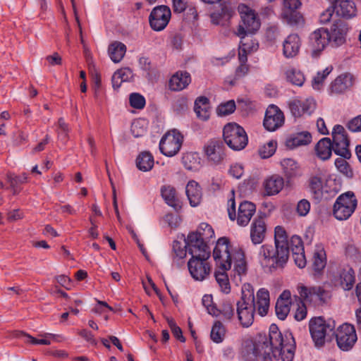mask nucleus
<instances>
[{
	"instance_id": "nucleus-32",
	"label": "nucleus",
	"mask_w": 361,
	"mask_h": 361,
	"mask_svg": "<svg viewBox=\"0 0 361 361\" xmlns=\"http://www.w3.org/2000/svg\"><path fill=\"white\" fill-rule=\"evenodd\" d=\"M312 135L307 131L296 133L286 140V145L289 149H293L299 146L307 145L311 142Z\"/></svg>"
},
{
	"instance_id": "nucleus-62",
	"label": "nucleus",
	"mask_w": 361,
	"mask_h": 361,
	"mask_svg": "<svg viewBox=\"0 0 361 361\" xmlns=\"http://www.w3.org/2000/svg\"><path fill=\"white\" fill-rule=\"evenodd\" d=\"M300 302L295 312L294 317L297 321H302L306 317L307 308L304 302L299 299Z\"/></svg>"
},
{
	"instance_id": "nucleus-46",
	"label": "nucleus",
	"mask_w": 361,
	"mask_h": 361,
	"mask_svg": "<svg viewBox=\"0 0 361 361\" xmlns=\"http://www.w3.org/2000/svg\"><path fill=\"white\" fill-rule=\"evenodd\" d=\"M130 130L135 137L143 136L147 131L146 121L142 118L134 121L132 123Z\"/></svg>"
},
{
	"instance_id": "nucleus-30",
	"label": "nucleus",
	"mask_w": 361,
	"mask_h": 361,
	"mask_svg": "<svg viewBox=\"0 0 361 361\" xmlns=\"http://www.w3.org/2000/svg\"><path fill=\"white\" fill-rule=\"evenodd\" d=\"M185 192L192 207H197L200 204L202 199V191L200 186L196 181L190 180L188 183Z\"/></svg>"
},
{
	"instance_id": "nucleus-50",
	"label": "nucleus",
	"mask_w": 361,
	"mask_h": 361,
	"mask_svg": "<svg viewBox=\"0 0 361 361\" xmlns=\"http://www.w3.org/2000/svg\"><path fill=\"white\" fill-rule=\"evenodd\" d=\"M276 142L270 140L259 149V154L262 159H267L271 157L276 152Z\"/></svg>"
},
{
	"instance_id": "nucleus-23",
	"label": "nucleus",
	"mask_w": 361,
	"mask_h": 361,
	"mask_svg": "<svg viewBox=\"0 0 361 361\" xmlns=\"http://www.w3.org/2000/svg\"><path fill=\"white\" fill-rule=\"evenodd\" d=\"M239 37H240V42L239 46L238 59L244 63L247 61V54L258 49V43L253 39L252 35L248 32H246V34H242Z\"/></svg>"
},
{
	"instance_id": "nucleus-12",
	"label": "nucleus",
	"mask_w": 361,
	"mask_h": 361,
	"mask_svg": "<svg viewBox=\"0 0 361 361\" xmlns=\"http://www.w3.org/2000/svg\"><path fill=\"white\" fill-rule=\"evenodd\" d=\"M357 337L353 325L343 324L337 329L336 340L338 347L343 351H348L353 348Z\"/></svg>"
},
{
	"instance_id": "nucleus-44",
	"label": "nucleus",
	"mask_w": 361,
	"mask_h": 361,
	"mask_svg": "<svg viewBox=\"0 0 361 361\" xmlns=\"http://www.w3.org/2000/svg\"><path fill=\"white\" fill-rule=\"evenodd\" d=\"M225 334L226 329L223 324L219 321L215 322L210 334L211 339L216 343H221L224 338Z\"/></svg>"
},
{
	"instance_id": "nucleus-4",
	"label": "nucleus",
	"mask_w": 361,
	"mask_h": 361,
	"mask_svg": "<svg viewBox=\"0 0 361 361\" xmlns=\"http://www.w3.org/2000/svg\"><path fill=\"white\" fill-rule=\"evenodd\" d=\"M269 344L274 347V357L281 361H293L295 355V342L291 333L284 335L279 331L278 326L273 324L269 327Z\"/></svg>"
},
{
	"instance_id": "nucleus-51",
	"label": "nucleus",
	"mask_w": 361,
	"mask_h": 361,
	"mask_svg": "<svg viewBox=\"0 0 361 361\" xmlns=\"http://www.w3.org/2000/svg\"><path fill=\"white\" fill-rule=\"evenodd\" d=\"M219 315L221 314L224 319L230 321L233 317L235 314V309L231 304L228 300H224L221 305L220 309H219Z\"/></svg>"
},
{
	"instance_id": "nucleus-21",
	"label": "nucleus",
	"mask_w": 361,
	"mask_h": 361,
	"mask_svg": "<svg viewBox=\"0 0 361 361\" xmlns=\"http://www.w3.org/2000/svg\"><path fill=\"white\" fill-rule=\"evenodd\" d=\"M284 123L283 112L275 105H269L264 119V126L269 131H274Z\"/></svg>"
},
{
	"instance_id": "nucleus-28",
	"label": "nucleus",
	"mask_w": 361,
	"mask_h": 361,
	"mask_svg": "<svg viewBox=\"0 0 361 361\" xmlns=\"http://www.w3.org/2000/svg\"><path fill=\"white\" fill-rule=\"evenodd\" d=\"M283 178L279 175H273L266 178L263 182V187L266 195H277L283 188Z\"/></svg>"
},
{
	"instance_id": "nucleus-1",
	"label": "nucleus",
	"mask_w": 361,
	"mask_h": 361,
	"mask_svg": "<svg viewBox=\"0 0 361 361\" xmlns=\"http://www.w3.org/2000/svg\"><path fill=\"white\" fill-rule=\"evenodd\" d=\"M257 301L254 295V289L250 283H245L242 287V296L236 303V313L240 324L243 327H249L254 322L255 310L259 314L265 316L269 307V293L262 288L256 295Z\"/></svg>"
},
{
	"instance_id": "nucleus-34",
	"label": "nucleus",
	"mask_w": 361,
	"mask_h": 361,
	"mask_svg": "<svg viewBox=\"0 0 361 361\" xmlns=\"http://www.w3.org/2000/svg\"><path fill=\"white\" fill-rule=\"evenodd\" d=\"M353 85V76L345 73L338 76L331 83V88L335 93H342Z\"/></svg>"
},
{
	"instance_id": "nucleus-55",
	"label": "nucleus",
	"mask_w": 361,
	"mask_h": 361,
	"mask_svg": "<svg viewBox=\"0 0 361 361\" xmlns=\"http://www.w3.org/2000/svg\"><path fill=\"white\" fill-rule=\"evenodd\" d=\"M235 109V104L233 100H230L226 103L221 104L216 109V113L219 116H226L232 114Z\"/></svg>"
},
{
	"instance_id": "nucleus-63",
	"label": "nucleus",
	"mask_w": 361,
	"mask_h": 361,
	"mask_svg": "<svg viewBox=\"0 0 361 361\" xmlns=\"http://www.w3.org/2000/svg\"><path fill=\"white\" fill-rule=\"evenodd\" d=\"M292 254L295 264L300 268L305 267L306 265V259L304 250L302 252H292Z\"/></svg>"
},
{
	"instance_id": "nucleus-47",
	"label": "nucleus",
	"mask_w": 361,
	"mask_h": 361,
	"mask_svg": "<svg viewBox=\"0 0 361 361\" xmlns=\"http://www.w3.org/2000/svg\"><path fill=\"white\" fill-rule=\"evenodd\" d=\"M23 334L29 339L28 342L33 345H49L51 344V340L49 338L55 339L56 337V335L50 333H45L44 334H41L40 336L43 337V338L41 339L34 338L33 336L26 333H23Z\"/></svg>"
},
{
	"instance_id": "nucleus-64",
	"label": "nucleus",
	"mask_w": 361,
	"mask_h": 361,
	"mask_svg": "<svg viewBox=\"0 0 361 361\" xmlns=\"http://www.w3.org/2000/svg\"><path fill=\"white\" fill-rule=\"evenodd\" d=\"M348 128L352 132L361 131V115L351 119L348 125Z\"/></svg>"
},
{
	"instance_id": "nucleus-57",
	"label": "nucleus",
	"mask_w": 361,
	"mask_h": 361,
	"mask_svg": "<svg viewBox=\"0 0 361 361\" xmlns=\"http://www.w3.org/2000/svg\"><path fill=\"white\" fill-rule=\"evenodd\" d=\"M59 131L58 132L59 139L63 142H66L68 139V127L65 123L63 118H60L58 121Z\"/></svg>"
},
{
	"instance_id": "nucleus-24",
	"label": "nucleus",
	"mask_w": 361,
	"mask_h": 361,
	"mask_svg": "<svg viewBox=\"0 0 361 361\" xmlns=\"http://www.w3.org/2000/svg\"><path fill=\"white\" fill-rule=\"evenodd\" d=\"M324 176L323 172L318 169L312 173L307 180V188L316 200H319L322 197Z\"/></svg>"
},
{
	"instance_id": "nucleus-60",
	"label": "nucleus",
	"mask_w": 361,
	"mask_h": 361,
	"mask_svg": "<svg viewBox=\"0 0 361 361\" xmlns=\"http://www.w3.org/2000/svg\"><path fill=\"white\" fill-rule=\"evenodd\" d=\"M310 203L306 199L300 200L297 204L296 211L299 216H305L310 212Z\"/></svg>"
},
{
	"instance_id": "nucleus-38",
	"label": "nucleus",
	"mask_w": 361,
	"mask_h": 361,
	"mask_svg": "<svg viewBox=\"0 0 361 361\" xmlns=\"http://www.w3.org/2000/svg\"><path fill=\"white\" fill-rule=\"evenodd\" d=\"M231 260H234V268L233 271L235 274L241 277L245 275L247 272V263L245 259L244 253L242 250H239L234 254H231Z\"/></svg>"
},
{
	"instance_id": "nucleus-37",
	"label": "nucleus",
	"mask_w": 361,
	"mask_h": 361,
	"mask_svg": "<svg viewBox=\"0 0 361 361\" xmlns=\"http://www.w3.org/2000/svg\"><path fill=\"white\" fill-rule=\"evenodd\" d=\"M315 150L317 156L322 160H327L331 156L332 142L329 137L321 139L317 144Z\"/></svg>"
},
{
	"instance_id": "nucleus-13",
	"label": "nucleus",
	"mask_w": 361,
	"mask_h": 361,
	"mask_svg": "<svg viewBox=\"0 0 361 361\" xmlns=\"http://www.w3.org/2000/svg\"><path fill=\"white\" fill-rule=\"evenodd\" d=\"M332 147L334 153L345 159H350L351 154L348 149L349 140L345 128L341 125L335 126L332 131Z\"/></svg>"
},
{
	"instance_id": "nucleus-61",
	"label": "nucleus",
	"mask_w": 361,
	"mask_h": 361,
	"mask_svg": "<svg viewBox=\"0 0 361 361\" xmlns=\"http://www.w3.org/2000/svg\"><path fill=\"white\" fill-rule=\"evenodd\" d=\"M336 9L334 6H329L323 11L319 16V22L322 24H326L331 20Z\"/></svg>"
},
{
	"instance_id": "nucleus-19",
	"label": "nucleus",
	"mask_w": 361,
	"mask_h": 361,
	"mask_svg": "<svg viewBox=\"0 0 361 361\" xmlns=\"http://www.w3.org/2000/svg\"><path fill=\"white\" fill-rule=\"evenodd\" d=\"M288 106L292 115L299 118L305 114L310 115L316 108V103L312 98L303 100L295 98L288 102Z\"/></svg>"
},
{
	"instance_id": "nucleus-48",
	"label": "nucleus",
	"mask_w": 361,
	"mask_h": 361,
	"mask_svg": "<svg viewBox=\"0 0 361 361\" xmlns=\"http://www.w3.org/2000/svg\"><path fill=\"white\" fill-rule=\"evenodd\" d=\"M194 233H198L200 237L204 241H208L214 235V231L212 227L207 223L202 222L200 224L197 230Z\"/></svg>"
},
{
	"instance_id": "nucleus-29",
	"label": "nucleus",
	"mask_w": 361,
	"mask_h": 361,
	"mask_svg": "<svg viewBox=\"0 0 361 361\" xmlns=\"http://www.w3.org/2000/svg\"><path fill=\"white\" fill-rule=\"evenodd\" d=\"M191 82L190 73L177 72L169 80V88L173 91H180L185 88Z\"/></svg>"
},
{
	"instance_id": "nucleus-22",
	"label": "nucleus",
	"mask_w": 361,
	"mask_h": 361,
	"mask_svg": "<svg viewBox=\"0 0 361 361\" xmlns=\"http://www.w3.org/2000/svg\"><path fill=\"white\" fill-rule=\"evenodd\" d=\"M355 283V272L353 269L347 266L340 268L334 276V284L341 287L345 290L353 288Z\"/></svg>"
},
{
	"instance_id": "nucleus-52",
	"label": "nucleus",
	"mask_w": 361,
	"mask_h": 361,
	"mask_svg": "<svg viewBox=\"0 0 361 361\" xmlns=\"http://www.w3.org/2000/svg\"><path fill=\"white\" fill-rule=\"evenodd\" d=\"M333 67L329 66L326 67L322 72L319 71L315 77H314L312 80V87L314 89L319 90V87L323 84L324 80L326 77L330 74L332 71Z\"/></svg>"
},
{
	"instance_id": "nucleus-17",
	"label": "nucleus",
	"mask_w": 361,
	"mask_h": 361,
	"mask_svg": "<svg viewBox=\"0 0 361 361\" xmlns=\"http://www.w3.org/2000/svg\"><path fill=\"white\" fill-rule=\"evenodd\" d=\"M185 242V247H187L188 253L192 255L191 258H202V259H207L210 257L209 247L206 241L200 243L198 245L194 244L197 243L196 234H188Z\"/></svg>"
},
{
	"instance_id": "nucleus-31",
	"label": "nucleus",
	"mask_w": 361,
	"mask_h": 361,
	"mask_svg": "<svg viewBox=\"0 0 361 361\" xmlns=\"http://www.w3.org/2000/svg\"><path fill=\"white\" fill-rule=\"evenodd\" d=\"M337 16L349 19L356 16L357 8L353 1L342 0L339 4L334 6Z\"/></svg>"
},
{
	"instance_id": "nucleus-16",
	"label": "nucleus",
	"mask_w": 361,
	"mask_h": 361,
	"mask_svg": "<svg viewBox=\"0 0 361 361\" xmlns=\"http://www.w3.org/2000/svg\"><path fill=\"white\" fill-rule=\"evenodd\" d=\"M348 32V26L345 22L342 20L334 21L329 30V44L334 48L342 46L346 42Z\"/></svg>"
},
{
	"instance_id": "nucleus-41",
	"label": "nucleus",
	"mask_w": 361,
	"mask_h": 361,
	"mask_svg": "<svg viewBox=\"0 0 361 361\" xmlns=\"http://www.w3.org/2000/svg\"><path fill=\"white\" fill-rule=\"evenodd\" d=\"M283 173L287 178H291L300 175L298 163L292 159H284L281 162Z\"/></svg>"
},
{
	"instance_id": "nucleus-45",
	"label": "nucleus",
	"mask_w": 361,
	"mask_h": 361,
	"mask_svg": "<svg viewBox=\"0 0 361 361\" xmlns=\"http://www.w3.org/2000/svg\"><path fill=\"white\" fill-rule=\"evenodd\" d=\"M283 16L287 23L292 26H300L304 23L302 15L296 11L284 10Z\"/></svg>"
},
{
	"instance_id": "nucleus-8",
	"label": "nucleus",
	"mask_w": 361,
	"mask_h": 361,
	"mask_svg": "<svg viewBox=\"0 0 361 361\" xmlns=\"http://www.w3.org/2000/svg\"><path fill=\"white\" fill-rule=\"evenodd\" d=\"M228 204L229 219L232 221L236 219L237 224L240 226H247L256 212V206L251 202L244 201L241 202L238 207L237 215L234 197L228 200Z\"/></svg>"
},
{
	"instance_id": "nucleus-25",
	"label": "nucleus",
	"mask_w": 361,
	"mask_h": 361,
	"mask_svg": "<svg viewBox=\"0 0 361 361\" xmlns=\"http://www.w3.org/2000/svg\"><path fill=\"white\" fill-rule=\"evenodd\" d=\"M299 294L300 298L309 302H324L327 295V292L321 287H306L300 286L299 288Z\"/></svg>"
},
{
	"instance_id": "nucleus-27",
	"label": "nucleus",
	"mask_w": 361,
	"mask_h": 361,
	"mask_svg": "<svg viewBox=\"0 0 361 361\" xmlns=\"http://www.w3.org/2000/svg\"><path fill=\"white\" fill-rule=\"evenodd\" d=\"M301 42L297 34L289 35L283 43V54L286 58L295 57L300 50Z\"/></svg>"
},
{
	"instance_id": "nucleus-49",
	"label": "nucleus",
	"mask_w": 361,
	"mask_h": 361,
	"mask_svg": "<svg viewBox=\"0 0 361 361\" xmlns=\"http://www.w3.org/2000/svg\"><path fill=\"white\" fill-rule=\"evenodd\" d=\"M202 302L209 314L214 317L219 316V309L213 303V298L212 295H204L202 298Z\"/></svg>"
},
{
	"instance_id": "nucleus-53",
	"label": "nucleus",
	"mask_w": 361,
	"mask_h": 361,
	"mask_svg": "<svg viewBox=\"0 0 361 361\" xmlns=\"http://www.w3.org/2000/svg\"><path fill=\"white\" fill-rule=\"evenodd\" d=\"M335 166L337 169L346 177L351 178L353 176V172L345 158L341 157V158L336 159Z\"/></svg>"
},
{
	"instance_id": "nucleus-6",
	"label": "nucleus",
	"mask_w": 361,
	"mask_h": 361,
	"mask_svg": "<svg viewBox=\"0 0 361 361\" xmlns=\"http://www.w3.org/2000/svg\"><path fill=\"white\" fill-rule=\"evenodd\" d=\"M274 350L266 336L260 335L255 341L245 343L243 356L246 361H255L259 359L262 355H274Z\"/></svg>"
},
{
	"instance_id": "nucleus-35",
	"label": "nucleus",
	"mask_w": 361,
	"mask_h": 361,
	"mask_svg": "<svg viewBox=\"0 0 361 361\" xmlns=\"http://www.w3.org/2000/svg\"><path fill=\"white\" fill-rule=\"evenodd\" d=\"M326 264V255L322 245H317L313 253L312 267L314 271L320 274Z\"/></svg>"
},
{
	"instance_id": "nucleus-42",
	"label": "nucleus",
	"mask_w": 361,
	"mask_h": 361,
	"mask_svg": "<svg viewBox=\"0 0 361 361\" xmlns=\"http://www.w3.org/2000/svg\"><path fill=\"white\" fill-rule=\"evenodd\" d=\"M287 80L291 84L301 87L305 80V75L300 70L290 68L286 71Z\"/></svg>"
},
{
	"instance_id": "nucleus-11",
	"label": "nucleus",
	"mask_w": 361,
	"mask_h": 361,
	"mask_svg": "<svg viewBox=\"0 0 361 361\" xmlns=\"http://www.w3.org/2000/svg\"><path fill=\"white\" fill-rule=\"evenodd\" d=\"M183 140L181 133L176 129L166 133L161 139L159 149L166 157H173L180 150Z\"/></svg>"
},
{
	"instance_id": "nucleus-3",
	"label": "nucleus",
	"mask_w": 361,
	"mask_h": 361,
	"mask_svg": "<svg viewBox=\"0 0 361 361\" xmlns=\"http://www.w3.org/2000/svg\"><path fill=\"white\" fill-rule=\"evenodd\" d=\"M213 257L221 270L215 272L216 282L221 290L228 293L231 286L226 271L231 267V256L229 250V240L226 237L220 238L213 251Z\"/></svg>"
},
{
	"instance_id": "nucleus-36",
	"label": "nucleus",
	"mask_w": 361,
	"mask_h": 361,
	"mask_svg": "<svg viewBox=\"0 0 361 361\" xmlns=\"http://www.w3.org/2000/svg\"><path fill=\"white\" fill-rule=\"evenodd\" d=\"M161 193L166 203L178 210L180 208V202L176 196V191L173 187L170 185H164L161 189Z\"/></svg>"
},
{
	"instance_id": "nucleus-2",
	"label": "nucleus",
	"mask_w": 361,
	"mask_h": 361,
	"mask_svg": "<svg viewBox=\"0 0 361 361\" xmlns=\"http://www.w3.org/2000/svg\"><path fill=\"white\" fill-rule=\"evenodd\" d=\"M274 244L275 248L268 244L262 245L258 254L261 266L265 271L269 272L283 268L288 260V235L282 226H277L275 228Z\"/></svg>"
},
{
	"instance_id": "nucleus-59",
	"label": "nucleus",
	"mask_w": 361,
	"mask_h": 361,
	"mask_svg": "<svg viewBox=\"0 0 361 361\" xmlns=\"http://www.w3.org/2000/svg\"><path fill=\"white\" fill-rule=\"evenodd\" d=\"M188 108V99L185 97H180L177 99L173 105V109L177 114L184 113L187 111Z\"/></svg>"
},
{
	"instance_id": "nucleus-43",
	"label": "nucleus",
	"mask_w": 361,
	"mask_h": 361,
	"mask_svg": "<svg viewBox=\"0 0 361 361\" xmlns=\"http://www.w3.org/2000/svg\"><path fill=\"white\" fill-rule=\"evenodd\" d=\"M6 178L8 182L10 183V186L12 189L13 194L14 195H18L20 189L18 187V183H24L27 182V176L26 173H23L22 176H16L13 173H7Z\"/></svg>"
},
{
	"instance_id": "nucleus-7",
	"label": "nucleus",
	"mask_w": 361,
	"mask_h": 361,
	"mask_svg": "<svg viewBox=\"0 0 361 361\" xmlns=\"http://www.w3.org/2000/svg\"><path fill=\"white\" fill-rule=\"evenodd\" d=\"M310 332L317 347H322L325 343L326 335L332 333L335 329V322L326 321L322 317L312 318L309 323Z\"/></svg>"
},
{
	"instance_id": "nucleus-15",
	"label": "nucleus",
	"mask_w": 361,
	"mask_h": 361,
	"mask_svg": "<svg viewBox=\"0 0 361 361\" xmlns=\"http://www.w3.org/2000/svg\"><path fill=\"white\" fill-rule=\"evenodd\" d=\"M171 14V10L166 6L154 8L149 17L151 27L156 31L164 30L169 22Z\"/></svg>"
},
{
	"instance_id": "nucleus-5",
	"label": "nucleus",
	"mask_w": 361,
	"mask_h": 361,
	"mask_svg": "<svg viewBox=\"0 0 361 361\" xmlns=\"http://www.w3.org/2000/svg\"><path fill=\"white\" fill-rule=\"evenodd\" d=\"M223 136L226 145L233 150H241L247 145L248 138L245 130L235 123H229L224 126Z\"/></svg>"
},
{
	"instance_id": "nucleus-40",
	"label": "nucleus",
	"mask_w": 361,
	"mask_h": 361,
	"mask_svg": "<svg viewBox=\"0 0 361 361\" xmlns=\"http://www.w3.org/2000/svg\"><path fill=\"white\" fill-rule=\"evenodd\" d=\"M154 157L148 152H141L136 159V166L142 171H150L154 166Z\"/></svg>"
},
{
	"instance_id": "nucleus-20",
	"label": "nucleus",
	"mask_w": 361,
	"mask_h": 361,
	"mask_svg": "<svg viewBox=\"0 0 361 361\" xmlns=\"http://www.w3.org/2000/svg\"><path fill=\"white\" fill-rule=\"evenodd\" d=\"M225 146L219 140H212L204 146V152L208 160L213 164H220L224 159Z\"/></svg>"
},
{
	"instance_id": "nucleus-54",
	"label": "nucleus",
	"mask_w": 361,
	"mask_h": 361,
	"mask_svg": "<svg viewBox=\"0 0 361 361\" xmlns=\"http://www.w3.org/2000/svg\"><path fill=\"white\" fill-rule=\"evenodd\" d=\"M290 303H285L281 300H277L276 303V314L281 320H284L290 312Z\"/></svg>"
},
{
	"instance_id": "nucleus-18",
	"label": "nucleus",
	"mask_w": 361,
	"mask_h": 361,
	"mask_svg": "<svg viewBox=\"0 0 361 361\" xmlns=\"http://www.w3.org/2000/svg\"><path fill=\"white\" fill-rule=\"evenodd\" d=\"M188 267L191 276L196 281L204 280L211 272V267L207 259L202 258H190Z\"/></svg>"
},
{
	"instance_id": "nucleus-14",
	"label": "nucleus",
	"mask_w": 361,
	"mask_h": 361,
	"mask_svg": "<svg viewBox=\"0 0 361 361\" xmlns=\"http://www.w3.org/2000/svg\"><path fill=\"white\" fill-rule=\"evenodd\" d=\"M328 44H329L328 29L320 27L310 35L309 45L313 57H317Z\"/></svg>"
},
{
	"instance_id": "nucleus-9",
	"label": "nucleus",
	"mask_w": 361,
	"mask_h": 361,
	"mask_svg": "<svg viewBox=\"0 0 361 361\" xmlns=\"http://www.w3.org/2000/svg\"><path fill=\"white\" fill-rule=\"evenodd\" d=\"M357 200L353 192H348L341 195L334 205V215L340 221L348 219L355 209Z\"/></svg>"
},
{
	"instance_id": "nucleus-39",
	"label": "nucleus",
	"mask_w": 361,
	"mask_h": 361,
	"mask_svg": "<svg viewBox=\"0 0 361 361\" xmlns=\"http://www.w3.org/2000/svg\"><path fill=\"white\" fill-rule=\"evenodd\" d=\"M108 51L112 61L118 63L125 56L126 47L121 42H114L109 45Z\"/></svg>"
},
{
	"instance_id": "nucleus-33",
	"label": "nucleus",
	"mask_w": 361,
	"mask_h": 361,
	"mask_svg": "<svg viewBox=\"0 0 361 361\" xmlns=\"http://www.w3.org/2000/svg\"><path fill=\"white\" fill-rule=\"evenodd\" d=\"M209 101L206 97H199L196 99L194 105V111L198 118L202 121L209 119Z\"/></svg>"
},
{
	"instance_id": "nucleus-56",
	"label": "nucleus",
	"mask_w": 361,
	"mask_h": 361,
	"mask_svg": "<svg viewBox=\"0 0 361 361\" xmlns=\"http://www.w3.org/2000/svg\"><path fill=\"white\" fill-rule=\"evenodd\" d=\"M129 102L132 107L137 109H142L145 106V99L139 93H131L129 96Z\"/></svg>"
},
{
	"instance_id": "nucleus-26",
	"label": "nucleus",
	"mask_w": 361,
	"mask_h": 361,
	"mask_svg": "<svg viewBox=\"0 0 361 361\" xmlns=\"http://www.w3.org/2000/svg\"><path fill=\"white\" fill-rule=\"evenodd\" d=\"M266 224L262 217L255 218L250 226V238L252 243L258 245L262 243L266 234Z\"/></svg>"
},
{
	"instance_id": "nucleus-10",
	"label": "nucleus",
	"mask_w": 361,
	"mask_h": 361,
	"mask_svg": "<svg viewBox=\"0 0 361 361\" xmlns=\"http://www.w3.org/2000/svg\"><path fill=\"white\" fill-rule=\"evenodd\" d=\"M238 10L243 23L238 26L237 35L240 36L246 32L253 35L260 27L259 20L255 11L245 4L239 5Z\"/></svg>"
},
{
	"instance_id": "nucleus-58",
	"label": "nucleus",
	"mask_w": 361,
	"mask_h": 361,
	"mask_svg": "<svg viewBox=\"0 0 361 361\" xmlns=\"http://www.w3.org/2000/svg\"><path fill=\"white\" fill-rule=\"evenodd\" d=\"M289 250L290 249L292 252H302L304 250L303 243L300 237L298 235H293L288 242Z\"/></svg>"
}]
</instances>
